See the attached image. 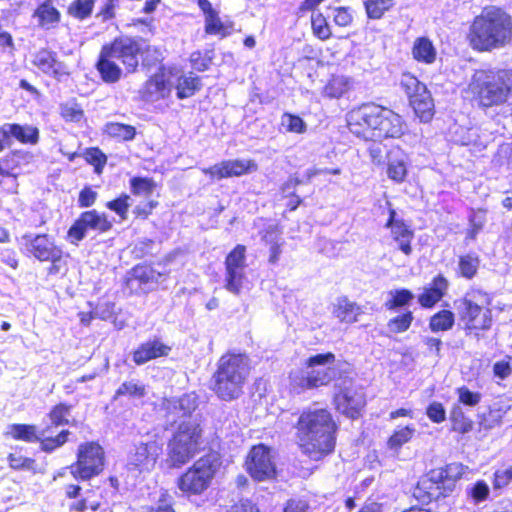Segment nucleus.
I'll return each instance as SVG.
<instances>
[{"instance_id": "5", "label": "nucleus", "mask_w": 512, "mask_h": 512, "mask_svg": "<svg viewBox=\"0 0 512 512\" xmlns=\"http://www.w3.org/2000/svg\"><path fill=\"white\" fill-rule=\"evenodd\" d=\"M250 373L249 359L243 354L228 353L217 364L213 390L222 400H233L242 394Z\"/></svg>"}, {"instance_id": "36", "label": "nucleus", "mask_w": 512, "mask_h": 512, "mask_svg": "<svg viewBox=\"0 0 512 512\" xmlns=\"http://www.w3.org/2000/svg\"><path fill=\"white\" fill-rule=\"evenodd\" d=\"M388 178L396 183H402L407 176V157L404 154L391 157L387 167Z\"/></svg>"}, {"instance_id": "32", "label": "nucleus", "mask_w": 512, "mask_h": 512, "mask_svg": "<svg viewBox=\"0 0 512 512\" xmlns=\"http://www.w3.org/2000/svg\"><path fill=\"white\" fill-rule=\"evenodd\" d=\"M436 55V49L430 39L419 37L414 41L412 56L418 62L432 64L436 59Z\"/></svg>"}, {"instance_id": "11", "label": "nucleus", "mask_w": 512, "mask_h": 512, "mask_svg": "<svg viewBox=\"0 0 512 512\" xmlns=\"http://www.w3.org/2000/svg\"><path fill=\"white\" fill-rule=\"evenodd\" d=\"M104 451L96 442H86L79 446L77 462L70 466L75 479L88 480L98 475L104 467Z\"/></svg>"}, {"instance_id": "64", "label": "nucleus", "mask_w": 512, "mask_h": 512, "mask_svg": "<svg viewBox=\"0 0 512 512\" xmlns=\"http://www.w3.org/2000/svg\"><path fill=\"white\" fill-rule=\"evenodd\" d=\"M158 503L157 509H152L151 512H175L171 507V496L167 491H161Z\"/></svg>"}, {"instance_id": "62", "label": "nucleus", "mask_w": 512, "mask_h": 512, "mask_svg": "<svg viewBox=\"0 0 512 512\" xmlns=\"http://www.w3.org/2000/svg\"><path fill=\"white\" fill-rule=\"evenodd\" d=\"M512 480V466L505 470H498L494 474V488H502Z\"/></svg>"}, {"instance_id": "33", "label": "nucleus", "mask_w": 512, "mask_h": 512, "mask_svg": "<svg viewBox=\"0 0 512 512\" xmlns=\"http://www.w3.org/2000/svg\"><path fill=\"white\" fill-rule=\"evenodd\" d=\"M351 88V81L343 75L332 76L323 87L322 94L328 98H340Z\"/></svg>"}, {"instance_id": "61", "label": "nucleus", "mask_w": 512, "mask_h": 512, "mask_svg": "<svg viewBox=\"0 0 512 512\" xmlns=\"http://www.w3.org/2000/svg\"><path fill=\"white\" fill-rule=\"evenodd\" d=\"M427 416L431 421L441 423L446 418V412L441 403L433 402L427 408Z\"/></svg>"}, {"instance_id": "52", "label": "nucleus", "mask_w": 512, "mask_h": 512, "mask_svg": "<svg viewBox=\"0 0 512 512\" xmlns=\"http://www.w3.org/2000/svg\"><path fill=\"white\" fill-rule=\"evenodd\" d=\"M131 189L133 194L147 197L153 193L155 183L149 178L135 177L131 180Z\"/></svg>"}, {"instance_id": "37", "label": "nucleus", "mask_w": 512, "mask_h": 512, "mask_svg": "<svg viewBox=\"0 0 512 512\" xmlns=\"http://www.w3.org/2000/svg\"><path fill=\"white\" fill-rule=\"evenodd\" d=\"M416 432L414 425L397 427L387 441L390 450L398 451L404 444L408 443Z\"/></svg>"}, {"instance_id": "13", "label": "nucleus", "mask_w": 512, "mask_h": 512, "mask_svg": "<svg viewBox=\"0 0 512 512\" xmlns=\"http://www.w3.org/2000/svg\"><path fill=\"white\" fill-rule=\"evenodd\" d=\"M400 83L416 115L421 121L428 122L433 116L434 103L426 86L411 74H403Z\"/></svg>"}, {"instance_id": "19", "label": "nucleus", "mask_w": 512, "mask_h": 512, "mask_svg": "<svg viewBox=\"0 0 512 512\" xmlns=\"http://www.w3.org/2000/svg\"><path fill=\"white\" fill-rule=\"evenodd\" d=\"M336 409L342 414L357 418L365 405V397L361 390L354 386H346L334 397Z\"/></svg>"}, {"instance_id": "41", "label": "nucleus", "mask_w": 512, "mask_h": 512, "mask_svg": "<svg viewBox=\"0 0 512 512\" xmlns=\"http://www.w3.org/2000/svg\"><path fill=\"white\" fill-rule=\"evenodd\" d=\"M245 252L246 248L243 245H237L226 257L225 267L226 271L244 270L245 269Z\"/></svg>"}, {"instance_id": "40", "label": "nucleus", "mask_w": 512, "mask_h": 512, "mask_svg": "<svg viewBox=\"0 0 512 512\" xmlns=\"http://www.w3.org/2000/svg\"><path fill=\"white\" fill-rule=\"evenodd\" d=\"M8 463L9 466L14 470L31 471L34 474L43 473V470L38 467L34 459L24 457L19 454H9Z\"/></svg>"}, {"instance_id": "47", "label": "nucleus", "mask_w": 512, "mask_h": 512, "mask_svg": "<svg viewBox=\"0 0 512 512\" xmlns=\"http://www.w3.org/2000/svg\"><path fill=\"white\" fill-rule=\"evenodd\" d=\"M144 395L145 386L134 380L122 383L115 393V397L129 396L134 398H141Z\"/></svg>"}, {"instance_id": "38", "label": "nucleus", "mask_w": 512, "mask_h": 512, "mask_svg": "<svg viewBox=\"0 0 512 512\" xmlns=\"http://www.w3.org/2000/svg\"><path fill=\"white\" fill-rule=\"evenodd\" d=\"M105 133L115 139L129 141L135 137L136 130L131 125L109 122L105 125Z\"/></svg>"}, {"instance_id": "25", "label": "nucleus", "mask_w": 512, "mask_h": 512, "mask_svg": "<svg viewBox=\"0 0 512 512\" xmlns=\"http://www.w3.org/2000/svg\"><path fill=\"white\" fill-rule=\"evenodd\" d=\"M170 350L171 348L169 346L159 340L147 341L134 351L133 361L137 365H142L152 359L168 355Z\"/></svg>"}, {"instance_id": "4", "label": "nucleus", "mask_w": 512, "mask_h": 512, "mask_svg": "<svg viewBox=\"0 0 512 512\" xmlns=\"http://www.w3.org/2000/svg\"><path fill=\"white\" fill-rule=\"evenodd\" d=\"M511 91V70L498 72L478 70L473 74L467 88V93L482 107L504 103Z\"/></svg>"}, {"instance_id": "15", "label": "nucleus", "mask_w": 512, "mask_h": 512, "mask_svg": "<svg viewBox=\"0 0 512 512\" xmlns=\"http://www.w3.org/2000/svg\"><path fill=\"white\" fill-rule=\"evenodd\" d=\"M246 465L249 474L258 481L271 479L276 474L272 451L263 444L254 446L250 450Z\"/></svg>"}, {"instance_id": "22", "label": "nucleus", "mask_w": 512, "mask_h": 512, "mask_svg": "<svg viewBox=\"0 0 512 512\" xmlns=\"http://www.w3.org/2000/svg\"><path fill=\"white\" fill-rule=\"evenodd\" d=\"M332 315L341 323L352 324L363 313L361 306L347 297H339L332 304Z\"/></svg>"}, {"instance_id": "48", "label": "nucleus", "mask_w": 512, "mask_h": 512, "mask_svg": "<svg viewBox=\"0 0 512 512\" xmlns=\"http://www.w3.org/2000/svg\"><path fill=\"white\" fill-rule=\"evenodd\" d=\"M281 126L292 133H304L306 131L305 122L299 117L289 113H285L281 117Z\"/></svg>"}, {"instance_id": "43", "label": "nucleus", "mask_w": 512, "mask_h": 512, "mask_svg": "<svg viewBox=\"0 0 512 512\" xmlns=\"http://www.w3.org/2000/svg\"><path fill=\"white\" fill-rule=\"evenodd\" d=\"M452 429L461 434L468 433L473 428V422L464 415L460 407H454L451 411Z\"/></svg>"}, {"instance_id": "53", "label": "nucleus", "mask_w": 512, "mask_h": 512, "mask_svg": "<svg viewBox=\"0 0 512 512\" xmlns=\"http://www.w3.org/2000/svg\"><path fill=\"white\" fill-rule=\"evenodd\" d=\"M106 206L117 213L121 219L125 220L127 218L128 209L131 206L130 196L122 195L113 201H109Z\"/></svg>"}, {"instance_id": "55", "label": "nucleus", "mask_w": 512, "mask_h": 512, "mask_svg": "<svg viewBox=\"0 0 512 512\" xmlns=\"http://www.w3.org/2000/svg\"><path fill=\"white\" fill-rule=\"evenodd\" d=\"M61 114L67 121L78 122L83 117V110L77 103L71 102L61 106Z\"/></svg>"}, {"instance_id": "27", "label": "nucleus", "mask_w": 512, "mask_h": 512, "mask_svg": "<svg viewBox=\"0 0 512 512\" xmlns=\"http://www.w3.org/2000/svg\"><path fill=\"white\" fill-rule=\"evenodd\" d=\"M33 17L37 20L38 25L46 30L55 28L61 19V14L53 5L51 0H46L37 7Z\"/></svg>"}, {"instance_id": "49", "label": "nucleus", "mask_w": 512, "mask_h": 512, "mask_svg": "<svg viewBox=\"0 0 512 512\" xmlns=\"http://www.w3.org/2000/svg\"><path fill=\"white\" fill-rule=\"evenodd\" d=\"M311 23L314 34L321 40H326L331 36L330 27L321 13H313Z\"/></svg>"}, {"instance_id": "30", "label": "nucleus", "mask_w": 512, "mask_h": 512, "mask_svg": "<svg viewBox=\"0 0 512 512\" xmlns=\"http://www.w3.org/2000/svg\"><path fill=\"white\" fill-rule=\"evenodd\" d=\"M168 413L179 417L190 415L197 407V399L194 394H184L177 399L166 400Z\"/></svg>"}, {"instance_id": "9", "label": "nucleus", "mask_w": 512, "mask_h": 512, "mask_svg": "<svg viewBox=\"0 0 512 512\" xmlns=\"http://www.w3.org/2000/svg\"><path fill=\"white\" fill-rule=\"evenodd\" d=\"M456 308L465 330H488L492 324L491 298L481 290H470L458 300Z\"/></svg>"}, {"instance_id": "60", "label": "nucleus", "mask_w": 512, "mask_h": 512, "mask_svg": "<svg viewBox=\"0 0 512 512\" xmlns=\"http://www.w3.org/2000/svg\"><path fill=\"white\" fill-rule=\"evenodd\" d=\"M333 18L335 24L341 27L349 26L353 21V15L350 9L346 7L335 8Z\"/></svg>"}, {"instance_id": "45", "label": "nucleus", "mask_w": 512, "mask_h": 512, "mask_svg": "<svg viewBox=\"0 0 512 512\" xmlns=\"http://www.w3.org/2000/svg\"><path fill=\"white\" fill-rule=\"evenodd\" d=\"M245 280L244 270H232L225 273V288L235 294H240Z\"/></svg>"}, {"instance_id": "29", "label": "nucleus", "mask_w": 512, "mask_h": 512, "mask_svg": "<svg viewBox=\"0 0 512 512\" xmlns=\"http://www.w3.org/2000/svg\"><path fill=\"white\" fill-rule=\"evenodd\" d=\"M281 234L277 226H270L262 236V240L269 248L268 262L273 265L278 263L285 244Z\"/></svg>"}, {"instance_id": "20", "label": "nucleus", "mask_w": 512, "mask_h": 512, "mask_svg": "<svg viewBox=\"0 0 512 512\" xmlns=\"http://www.w3.org/2000/svg\"><path fill=\"white\" fill-rule=\"evenodd\" d=\"M24 240L26 241L25 245L28 251L39 261L55 263L62 257L61 249L47 235L25 236Z\"/></svg>"}, {"instance_id": "18", "label": "nucleus", "mask_w": 512, "mask_h": 512, "mask_svg": "<svg viewBox=\"0 0 512 512\" xmlns=\"http://www.w3.org/2000/svg\"><path fill=\"white\" fill-rule=\"evenodd\" d=\"M258 165L254 160L233 159L225 160L209 168L202 169V172L209 175L212 179H223L229 177H239L251 172H255Z\"/></svg>"}, {"instance_id": "26", "label": "nucleus", "mask_w": 512, "mask_h": 512, "mask_svg": "<svg viewBox=\"0 0 512 512\" xmlns=\"http://www.w3.org/2000/svg\"><path fill=\"white\" fill-rule=\"evenodd\" d=\"M448 288V281L442 276L435 277L430 285L419 295L418 301L422 307L434 306L444 296Z\"/></svg>"}, {"instance_id": "16", "label": "nucleus", "mask_w": 512, "mask_h": 512, "mask_svg": "<svg viewBox=\"0 0 512 512\" xmlns=\"http://www.w3.org/2000/svg\"><path fill=\"white\" fill-rule=\"evenodd\" d=\"M162 453V444L157 440L141 442L135 446L128 458V468L139 473L150 472Z\"/></svg>"}, {"instance_id": "35", "label": "nucleus", "mask_w": 512, "mask_h": 512, "mask_svg": "<svg viewBox=\"0 0 512 512\" xmlns=\"http://www.w3.org/2000/svg\"><path fill=\"white\" fill-rule=\"evenodd\" d=\"M233 30V23L222 21L218 12L205 18V32L211 35L226 37Z\"/></svg>"}, {"instance_id": "2", "label": "nucleus", "mask_w": 512, "mask_h": 512, "mask_svg": "<svg viewBox=\"0 0 512 512\" xmlns=\"http://www.w3.org/2000/svg\"><path fill=\"white\" fill-rule=\"evenodd\" d=\"M296 429L299 447L310 459L318 461L334 450L337 426L328 410L303 411Z\"/></svg>"}, {"instance_id": "54", "label": "nucleus", "mask_w": 512, "mask_h": 512, "mask_svg": "<svg viewBox=\"0 0 512 512\" xmlns=\"http://www.w3.org/2000/svg\"><path fill=\"white\" fill-rule=\"evenodd\" d=\"M69 415L70 406H67L65 404H59L53 408V410L49 414V417L53 425L60 426L68 423Z\"/></svg>"}, {"instance_id": "1", "label": "nucleus", "mask_w": 512, "mask_h": 512, "mask_svg": "<svg viewBox=\"0 0 512 512\" xmlns=\"http://www.w3.org/2000/svg\"><path fill=\"white\" fill-rule=\"evenodd\" d=\"M346 121L351 133L370 141L398 138L406 129L400 115L376 104H364L352 109L347 113Z\"/></svg>"}, {"instance_id": "39", "label": "nucleus", "mask_w": 512, "mask_h": 512, "mask_svg": "<svg viewBox=\"0 0 512 512\" xmlns=\"http://www.w3.org/2000/svg\"><path fill=\"white\" fill-rule=\"evenodd\" d=\"M454 314L449 310H442L430 318L429 327L433 332L450 330L454 325Z\"/></svg>"}, {"instance_id": "46", "label": "nucleus", "mask_w": 512, "mask_h": 512, "mask_svg": "<svg viewBox=\"0 0 512 512\" xmlns=\"http://www.w3.org/2000/svg\"><path fill=\"white\" fill-rule=\"evenodd\" d=\"M94 8V0H75L68 8V13L80 20L89 17Z\"/></svg>"}, {"instance_id": "57", "label": "nucleus", "mask_w": 512, "mask_h": 512, "mask_svg": "<svg viewBox=\"0 0 512 512\" xmlns=\"http://www.w3.org/2000/svg\"><path fill=\"white\" fill-rule=\"evenodd\" d=\"M458 399L464 405L475 406L481 400V395L470 391L467 387L462 386L457 389Z\"/></svg>"}, {"instance_id": "12", "label": "nucleus", "mask_w": 512, "mask_h": 512, "mask_svg": "<svg viewBox=\"0 0 512 512\" xmlns=\"http://www.w3.org/2000/svg\"><path fill=\"white\" fill-rule=\"evenodd\" d=\"M468 472L469 468L461 463H451L445 468L433 470L427 478L418 483L417 496L420 497L421 492H424L428 500H436L442 495L440 483L456 481Z\"/></svg>"}, {"instance_id": "7", "label": "nucleus", "mask_w": 512, "mask_h": 512, "mask_svg": "<svg viewBox=\"0 0 512 512\" xmlns=\"http://www.w3.org/2000/svg\"><path fill=\"white\" fill-rule=\"evenodd\" d=\"M335 361L331 352L309 357L305 362L306 369L297 368L290 372L291 389L300 392L328 385L337 375Z\"/></svg>"}, {"instance_id": "31", "label": "nucleus", "mask_w": 512, "mask_h": 512, "mask_svg": "<svg viewBox=\"0 0 512 512\" xmlns=\"http://www.w3.org/2000/svg\"><path fill=\"white\" fill-rule=\"evenodd\" d=\"M9 139L14 138L22 144L35 145L39 141V130L31 125L7 123Z\"/></svg>"}, {"instance_id": "3", "label": "nucleus", "mask_w": 512, "mask_h": 512, "mask_svg": "<svg viewBox=\"0 0 512 512\" xmlns=\"http://www.w3.org/2000/svg\"><path fill=\"white\" fill-rule=\"evenodd\" d=\"M512 40V18L503 9L496 6L484 8L470 26L468 41L470 46L480 52L500 49Z\"/></svg>"}, {"instance_id": "24", "label": "nucleus", "mask_w": 512, "mask_h": 512, "mask_svg": "<svg viewBox=\"0 0 512 512\" xmlns=\"http://www.w3.org/2000/svg\"><path fill=\"white\" fill-rule=\"evenodd\" d=\"M170 72H177V76H172V87H175L179 99L191 97L199 89V79L192 73L185 75L177 66H170Z\"/></svg>"}, {"instance_id": "6", "label": "nucleus", "mask_w": 512, "mask_h": 512, "mask_svg": "<svg viewBox=\"0 0 512 512\" xmlns=\"http://www.w3.org/2000/svg\"><path fill=\"white\" fill-rule=\"evenodd\" d=\"M138 45L131 39L115 40L111 45L101 50L97 69L102 79L107 83L117 82L122 75L119 66L121 62L127 72H134L138 66Z\"/></svg>"}, {"instance_id": "51", "label": "nucleus", "mask_w": 512, "mask_h": 512, "mask_svg": "<svg viewBox=\"0 0 512 512\" xmlns=\"http://www.w3.org/2000/svg\"><path fill=\"white\" fill-rule=\"evenodd\" d=\"M479 259L473 255H465L459 260V271L460 274L465 278H472L478 269Z\"/></svg>"}, {"instance_id": "17", "label": "nucleus", "mask_w": 512, "mask_h": 512, "mask_svg": "<svg viewBox=\"0 0 512 512\" xmlns=\"http://www.w3.org/2000/svg\"><path fill=\"white\" fill-rule=\"evenodd\" d=\"M177 72H170V67H161L152 75L142 87L140 94L145 101L156 102L168 97L172 91V76Z\"/></svg>"}, {"instance_id": "50", "label": "nucleus", "mask_w": 512, "mask_h": 512, "mask_svg": "<svg viewBox=\"0 0 512 512\" xmlns=\"http://www.w3.org/2000/svg\"><path fill=\"white\" fill-rule=\"evenodd\" d=\"M414 317L411 311L389 320L387 326L393 333H402L409 329Z\"/></svg>"}, {"instance_id": "58", "label": "nucleus", "mask_w": 512, "mask_h": 512, "mask_svg": "<svg viewBox=\"0 0 512 512\" xmlns=\"http://www.w3.org/2000/svg\"><path fill=\"white\" fill-rule=\"evenodd\" d=\"M67 430L62 431L55 438H45L41 440V449L46 452H51L55 448L62 446L67 441Z\"/></svg>"}, {"instance_id": "28", "label": "nucleus", "mask_w": 512, "mask_h": 512, "mask_svg": "<svg viewBox=\"0 0 512 512\" xmlns=\"http://www.w3.org/2000/svg\"><path fill=\"white\" fill-rule=\"evenodd\" d=\"M32 154L25 151H13L0 159V175L15 176V170L32 160Z\"/></svg>"}, {"instance_id": "44", "label": "nucleus", "mask_w": 512, "mask_h": 512, "mask_svg": "<svg viewBox=\"0 0 512 512\" xmlns=\"http://www.w3.org/2000/svg\"><path fill=\"white\" fill-rule=\"evenodd\" d=\"M390 299L386 301L385 307L388 310H394L408 304L414 297L413 293L406 289L392 290L389 292Z\"/></svg>"}, {"instance_id": "59", "label": "nucleus", "mask_w": 512, "mask_h": 512, "mask_svg": "<svg viewBox=\"0 0 512 512\" xmlns=\"http://www.w3.org/2000/svg\"><path fill=\"white\" fill-rule=\"evenodd\" d=\"M469 494L476 502L483 501L489 495V486L485 481L479 480L470 488Z\"/></svg>"}, {"instance_id": "34", "label": "nucleus", "mask_w": 512, "mask_h": 512, "mask_svg": "<svg viewBox=\"0 0 512 512\" xmlns=\"http://www.w3.org/2000/svg\"><path fill=\"white\" fill-rule=\"evenodd\" d=\"M7 434L15 440L36 442L41 440V437L45 435V431L39 434L34 425L13 424L9 427Z\"/></svg>"}, {"instance_id": "8", "label": "nucleus", "mask_w": 512, "mask_h": 512, "mask_svg": "<svg viewBox=\"0 0 512 512\" xmlns=\"http://www.w3.org/2000/svg\"><path fill=\"white\" fill-rule=\"evenodd\" d=\"M202 444V428L197 419L180 423L168 443L167 462L180 467L192 459Z\"/></svg>"}, {"instance_id": "23", "label": "nucleus", "mask_w": 512, "mask_h": 512, "mask_svg": "<svg viewBox=\"0 0 512 512\" xmlns=\"http://www.w3.org/2000/svg\"><path fill=\"white\" fill-rule=\"evenodd\" d=\"M33 64L42 72L59 76L66 73L65 65L57 60V55L48 49H41L36 52L32 60Z\"/></svg>"}, {"instance_id": "42", "label": "nucleus", "mask_w": 512, "mask_h": 512, "mask_svg": "<svg viewBox=\"0 0 512 512\" xmlns=\"http://www.w3.org/2000/svg\"><path fill=\"white\" fill-rule=\"evenodd\" d=\"M393 5V0H367L365 9L369 18L380 19Z\"/></svg>"}, {"instance_id": "56", "label": "nucleus", "mask_w": 512, "mask_h": 512, "mask_svg": "<svg viewBox=\"0 0 512 512\" xmlns=\"http://www.w3.org/2000/svg\"><path fill=\"white\" fill-rule=\"evenodd\" d=\"M85 158L88 163L95 166L96 172L98 173L100 172V169L105 165L107 160L104 153H102V151L98 148L88 149L85 153Z\"/></svg>"}, {"instance_id": "14", "label": "nucleus", "mask_w": 512, "mask_h": 512, "mask_svg": "<svg viewBox=\"0 0 512 512\" xmlns=\"http://www.w3.org/2000/svg\"><path fill=\"white\" fill-rule=\"evenodd\" d=\"M112 227L111 221L103 213L96 210L83 212L79 218L70 227L67 233V240L77 245L86 236L88 230L98 231L100 233L107 232Z\"/></svg>"}, {"instance_id": "10", "label": "nucleus", "mask_w": 512, "mask_h": 512, "mask_svg": "<svg viewBox=\"0 0 512 512\" xmlns=\"http://www.w3.org/2000/svg\"><path fill=\"white\" fill-rule=\"evenodd\" d=\"M220 465V459L215 454L201 457L178 479V488L188 495L203 493L210 486Z\"/></svg>"}, {"instance_id": "21", "label": "nucleus", "mask_w": 512, "mask_h": 512, "mask_svg": "<svg viewBox=\"0 0 512 512\" xmlns=\"http://www.w3.org/2000/svg\"><path fill=\"white\" fill-rule=\"evenodd\" d=\"M395 215L396 212L391 210L387 227L390 228L392 238L398 243L399 249L408 256L412 253L411 241L414 233L402 220L395 219Z\"/></svg>"}, {"instance_id": "63", "label": "nucleus", "mask_w": 512, "mask_h": 512, "mask_svg": "<svg viewBox=\"0 0 512 512\" xmlns=\"http://www.w3.org/2000/svg\"><path fill=\"white\" fill-rule=\"evenodd\" d=\"M97 198V193L93 191L91 188H84L80 194L78 203L80 207H90L92 206Z\"/></svg>"}]
</instances>
